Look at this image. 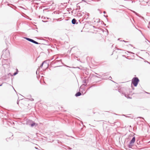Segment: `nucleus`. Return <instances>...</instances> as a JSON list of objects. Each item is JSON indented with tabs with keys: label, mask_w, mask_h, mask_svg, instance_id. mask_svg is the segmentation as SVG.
<instances>
[{
	"label": "nucleus",
	"mask_w": 150,
	"mask_h": 150,
	"mask_svg": "<svg viewBox=\"0 0 150 150\" xmlns=\"http://www.w3.org/2000/svg\"><path fill=\"white\" fill-rule=\"evenodd\" d=\"M82 1H84V2H86V1H85L84 0H82Z\"/></svg>",
	"instance_id": "30"
},
{
	"label": "nucleus",
	"mask_w": 150,
	"mask_h": 150,
	"mask_svg": "<svg viewBox=\"0 0 150 150\" xmlns=\"http://www.w3.org/2000/svg\"><path fill=\"white\" fill-rule=\"evenodd\" d=\"M81 92H77L75 95V96L76 97L80 96L81 95Z\"/></svg>",
	"instance_id": "6"
},
{
	"label": "nucleus",
	"mask_w": 150,
	"mask_h": 150,
	"mask_svg": "<svg viewBox=\"0 0 150 150\" xmlns=\"http://www.w3.org/2000/svg\"><path fill=\"white\" fill-rule=\"evenodd\" d=\"M14 90L15 91H15V89H14Z\"/></svg>",
	"instance_id": "38"
},
{
	"label": "nucleus",
	"mask_w": 150,
	"mask_h": 150,
	"mask_svg": "<svg viewBox=\"0 0 150 150\" xmlns=\"http://www.w3.org/2000/svg\"><path fill=\"white\" fill-rule=\"evenodd\" d=\"M91 86L90 87V88L88 89H89V88H91Z\"/></svg>",
	"instance_id": "31"
},
{
	"label": "nucleus",
	"mask_w": 150,
	"mask_h": 150,
	"mask_svg": "<svg viewBox=\"0 0 150 150\" xmlns=\"http://www.w3.org/2000/svg\"><path fill=\"white\" fill-rule=\"evenodd\" d=\"M79 90H80V91L82 93H83V91H85L84 88H81V87H80Z\"/></svg>",
	"instance_id": "9"
},
{
	"label": "nucleus",
	"mask_w": 150,
	"mask_h": 150,
	"mask_svg": "<svg viewBox=\"0 0 150 150\" xmlns=\"http://www.w3.org/2000/svg\"><path fill=\"white\" fill-rule=\"evenodd\" d=\"M133 12L134 13H135L136 15H137L138 16V13H136V12L134 11H133Z\"/></svg>",
	"instance_id": "17"
},
{
	"label": "nucleus",
	"mask_w": 150,
	"mask_h": 150,
	"mask_svg": "<svg viewBox=\"0 0 150 150\" xmlns=\"http://www.w3.org/2000/svg\"><path fill=\"white\" fill-rule=\"evenodd\" d=\"M83 83H86V79H85L83 81Z\"/></svg>",
	"instance_id": "15"
},
{
	"label": "nucleus",
	"mask_w": 150,
	"mask_h": 150,
	"mask_svg": "<svg viewBox=\"0 0 150 150\" xmlns=\"http://www.w3.org/2000/svg\"><path fill=\"white\" fill-rule=\"evenodd\" d=\"M32 42L36 44H40V43H39L38 42H37L34 40H33Z\"/></svg>",
	"instance_id": "10"
},
{
	"label": "nucleus",
	"mask_w": 150,
	"mask_h": 150,
	"mask_svg": "<svg viewBox=\"0 0 150 150\" xmlns=\"http://www.w3.org/2000/svg\"><path fill=\"white\" fill-rule=\"evenodd\" d=\"M24 38L26 40H27L29 41H30L31 42H32L33 40L32 39H31L30 38H27V37H25Z\"/></svg>",
	"instance_id": "7"
},
{
	"label": "nucleus",
	"mask_w": 150,
	"mask_h": 150,
	"mask_svg": "<svg viewBox=\"0 0 150 150\" xmlns=\"http://www.w3.org/2000/svg\"><path fill=\"white\" fill-rule=\"evenodd\" d=\"M95 22H96L97 23H99L100 22V19H97L95 21Z\"/></svg>",
	"instance_id": "13"
},
{
	"label": "nucleus",
	"mask_w": 150,
	"mask_h": 150,
	"mask_svg": "<svg viewBox=\"0 0 150 150\" xmlns=\"http://www.w3.org/2000/svg\"><path fill=\"white\" fill-rule=\"evenodd\" d=\"M104 16H105H105H106L105 15H104Z\"/></svg>",
	"instance_id": "39"
},
{
	"label": "nucleus",
	"mask_w": 150,
	"mask_h": 150,
	"mask_svg": "<svg viewBox=\"0 0 150 150\" xmlns=\"http://www.w3.org/2000/svg\"><path fill=\"white\" fill-rule=\"evenodd\" d=\"M109 79L110 80H111V79H112V77L110 76L109 77Z\"/></svg>",
	"instance_id": "20"
},
{
	"label": "nucleus",
	"mask_w": 150,
	"mask_h": 150,
	"mask_svg": "<svg viewBox=\"0 0 150 150\" xmlns=\"http://www.w3.org/2000/svg\"><path fill=\"white\" fill-rule=\"evenodd\" d=\"M139 31H140V32L142 33V31H141V30H139Z\"/></svg>",
	"instance_id": "33"
},
{
	"label": "nucleus",
	"mask_w": 150,
	"mask_h": 150,
	"mask_svg": "<svg viewBox=\"0 0 150 150\" xmlns=\"http://www.w3.org/2000/svg\"><path fill=\"white\" fill-rule=\"evenodd\" d=\"M104 25H106V24H104Z\"/></svg>",
	"instance_id": "32"
},
{
	"label": "nucleus",
	"mask_w": 150,
	"mask_h": 150,
	"mask_svg": "<svg viewBox=\"0 0 150 150\" xmlns=\"http://www.w3.org/2000/svg\"><path fill=\"white\" fill-rule=\"evenodd\" d=\"M35 148L36 149H38V148L36 147H35Z\"/></svg>",
	"instance_id": "24"
},
{
	"label": "nucleus",
	"mask_w": 150,
	"mask_h": 150,
	"mask_svg": "<svg viewBox=\"0 0 150 150\" xmlns=\"http://www.w3.org/2000/svg\"><path fill=\"white\" fill-rule=\"evenodd\" d=\"M45 61H44L42 63V64H41V65H40V68H42V66H43V64L44 63H45Z\"/></svg>",
	"instance_id": "14"
},
{
	"label": "nucleus",
	"mask_w": 150,
	"mask_h": 150,
	"mask_svg": "<svg viewBox=\"0 0 150 150\" xmlns=\"http://www.w3.org/2000/svg\"><path fill=\"white\" fill-rule=\"evenodd\" d=\"M125 89L124 88H122L118 89V91L120 93H121L122 94L124 95L125 97H127L126 95L125 94V92L124 91L125 90Z\"/></svg>",
	"instance_id": "3"
},
{
	"label": "nucleus",
	"mask_w": 150,
	"mask_h": 150,
	"mask_svg": "<svg viewBox=\"0 0 150 150\" xmlns=\"http://www.w3.org/2000/svg\"><path fill=\"white\" fill-rule=\"evenodd\" d=\"M69 149H71L70 147H69V148H68Z\"/></svg>",
	"instance_id": "25"
},
{
	"label": "nucleus",
	"mask_w": 150,
	"mask_h": 150,
	"mask_svg": "<svg viewBox=\"0 0 150 150\" xmlns=\"http://www.w3.org/2000/svg\"><path fill=\"white\" fill-rule=\"evenodd\" d=\"M148 62L150 64V63H149V62Z\"/></svg>",
	"instance_id": "34"
},
{
	"label": "nucleus",
	"mask_w": 150,
	"mask_h": 150,
	"mask_svg": "<svg viewBox=\"0 0 150 150\" xmlns=\"http://www.w3.org/2000/svg\"><path fill=\"white\" fill-rule=\"evenodd\" d=\"M9 55V52L8 51L6 50L5 51L3 52V54L2 55V57H4L5 59L8 58Z\"/></svg>",
	"instance_id": "2"
},
{
	"label": "nucleus",
	"mask_w": 150,
	"mask_h": 150,
	"mask_svg": "<svg viewBox=\"0 0 150 150\" xmlns=\"http://www.w3.org/2000/svg\"><path fill=\"white\" fill-rule=\"evenodd\" d=\"M123 41H124L125 42H127V41H125V40H123Z\"/></svg>",
	"instance_id": "28"
},
{
	"label": "nucleus",
	"mask_w": 150,
	"mask_h": 150,
	"mask_svg": "<svg viewBox=\"0 0 150 150\" xmlns=\"http://www.w3.org/2000/svg\"><path fill=\"white\" fill-rule=\"evenodd\" d=\"M135 137H134L130 141V142L131 144H133L135 142Z\"/></svg>",
	"instance_id": "4"
},
{
	"label": "nucleus",
	"mask_w": 150,
	"mask_h": 150,
	"mask_svg": "<svg viewBox=\"0 0 150 150\" xmlns=\"http://www.w3.org/2000/svg\"><path fill=\"white\" fill-rule=\"evenodd\" d=\"M146 40L148 41L149 42H150L147 40L146 39Z\"/></svg>",
	"instance_id": "29"
},
{
	"label": "nucleus",
	"mask_w": 150,
	"mask_h": 150,
	"mask_svg": "<svg viewBox=\"0 0 150 150\" xmlns=\"http://www.w3.org/2000/svg\"><path fill=\"white\" fill-rule=\"evenodd\" d=\"M83 85L84 86H86V84H83Z\"/></svg>",
	"instance_id": "23"
},
{
	"label": "nucleus",
	"mask_w": 150,
	"mask_h": 150,
	"mask_svg": "<svg viewBox=\"0 0 150 150\" xmlns=\"http://www.w3.org/2000/svg\"><path fill=\"white\" fill-rule=\"evenodd\" d=\"M103 13H104V14H105V13H106V12H105V11H104L103 12Z\"/></svg>",
	"instance_id": "26"
},
{
	"label": "nucleus",
	"mask_w": 150,
	"mask_h": 150,
	"mask_svg": "<svg viewBox=\"0 0 150 150\" xmlns=\"http://www.w3.org/2000/svg\"><path fill=\"white\" fill-rule=\"evenodd\" d=\"M28 122H32L33 123H32V124H31V126L32 127H33V126H34V125H35V123L34 122H33L32 121V120H29L28 121Z\"/></svg>",
	"instance_id": "8"
},
{
	"label": "nucleus",
	"mask_w": 150,
	"mask_h": 150,
	"mask_svg": "<svg viewBox=\"0 0 150 150\" xmlns=\"http://www.w3.org/2000/svg\"><path fill=\"white\" fill-rule=\"evenodd\" d=\"M2 84H0V86H2Z\"/></svg>",
	"instance_id": "27"
},
{
	"label": "nucleus",
	"mask_w": 150,
	"mask_h": 150,
	"mask_svg": "<svg viewBox=\"0 0 150 150\" xmlns=\"http://www.w3.org/2000/svg\"><path fill=\"white\" fill-rule=\"evenodd\" d=\"M14 90L15 91H15V89H14Z\"/></svg>",
	"instance_id": "36"
},
{
	"label": "nucleus",
	"mask_w": 150,
	"mask_h": 150,
	"mask_svg": "<svg viewBox=\"0 0 150 150\" xmlns=\"http://www.w3.org/2000/svg\"><path fill=\"white\" fill-rule=\"evenodd\" d=\"M18 73V71L17 69H16V71L13 74V76H15Z\"/></svg>",
	"instance_id": "11"
},
{
	"label": "nucleus",
	"mask_w": 150,
	"mask_h": 150,
	"mask_svg": "<svg viewBox=\"0 0 150 150\" xmlns=\"http://www.w3.org/2000/svg\"><path fill=\"white\" fill-rule=\"evenodd\" d=\"M132 144H131L130 142L129 144L128 145V147L129 148H131L132 145Z\"/></svg>",
	"instance_id": "12"
},
{
	"label": "nucleus",
	"mask_w": 150,
	"mask_h": 150,
	"mask_svg": "<svg viewBox=\"0 0 150 150\" xmlns=\"http://www.w3.org/2000/svg\"><path fill=\"white\" fill-rule=\"evenodd\" d=\"M139 81V80L138 77H134L132 80V84H133L134 86L136 87L137 86Z\"/></svg>",
	"instance_id": "1"
},
{
	"label": "nucleus",
	"mask_w": 150,
	"mask_h": 150,
	"mask_svg": "<svg viewBox=\"0 0 150 150\" xmlns=\"http://www.w3.org/2000/svg\"><path fill=\"white\" fill-rule=\"evenodd\" d=\"M17 104H19V101H18V100L17 101Z\"/></svg>",
	"instance_id": "21"
},
{
	"label": "nucleus",
	"mask_w": 150,
	"mask_h": 150,
	"mask_svg": "<svg viewBox=\"0 0 150 150\" xmlns=\"http://www.w3.org/2000/svg\"><path fill=\"white\" fill-rule=\"evenodd\" d=\"M76 20L75 18H73L71 21V22L72 24H77V23H76Z\"/></svg>",
	"instance_id": "5"
},
{
	"label": "nucleus",
	"mask_w": 150,
	"mask_h": 150,
	"mask_svg": "<svg viewBox=\"0 0 150 150\" xmlns=\"http://www.w3.org/2000/svg\"><path fill=\"white\" fill-rule=\"evenodd\" d=\"M140 141H137V142H136V143H137L138 145L139 144V143H140Z\"/></svg>",
	"instance_id": "18"
},
{
	"label": "nucleus",
	"mask_w": 150,
	"mask_h": 150,
	"mask_svg": "<svg viewBox=\"0 0 150 150\" xmlns=\"http://www.w3.org/2000/svg\"><path fill=\"white\" fill-rule=\"evenodd\" d=\"M33 100H34V99H31V100L32 101H33Z\"/></svg>",
	"instance_id": "22"
},
{
	"label": "nucleus",
	"mask_w": 150,
	"mask_h": 150,
	"mask_svg": "<svg viewBox=\"0 0 150 150\" xmlns=\"http://www.w3.org/2000/svg\"><path fill=\"white\" fill-rule=\"evenodd\" d=\"M14 90L15 91H15V89H14Z\"/></svg>",
	"instance_id": "37"
},
{
	"label": "nucleus",
	"mask_w": 150,
	"mask_h": 150,
	"mask_svg": "<svg viewBox=\"0 0 150 150\" xmlns=\"http://www.w3.org/2000/svg\"><path fill=\"white\" fill-rule=\"evenodd\" d=\"M146 93H147V92H146Z\"/></svg>",
	"instance_id": "35"
},
{
	"label": "nucleus",
	"mask_w": 150,
	"mask_h": 150,
	"mask_svg": "<svg viewBox=\"0 0 150 150\" xmlns=\"http://www.w3.org/2000/svg\"><path fill=\"white\" fill-rule=\"evenodd\" d=\"M56 62H59V61H61V62L62 61V59H60V60H59V61H58V60H56Z\"/></svg>",
	"instance_id": "19"
},
{
	"label": "nucleus",
	"mask_w": 150,
	"mask_h": 150,
	"mask_svg": "<svg viewBox=\"0 0 150 150\" xmlns=\"http://www.w3.org/2000/svg\"><path fill=\"white\" fill-rule=\"evenodd\" d=\"M89 13H88L87 14V16H85V18H86V19H87V18H88V16H89Z\"/></svg>",
	"instance_id": "16"
}]
</instances>
